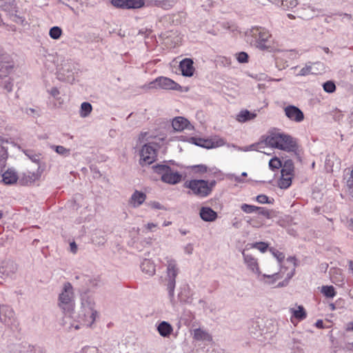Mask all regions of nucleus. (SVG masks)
<instances>
[{
	"mask_svg": "<svg viewBox=\"0 0 353 353\" xmlns=\"http://www.w3.org/2000/svg\"><path fill=\"white\" fill-rule=\"evenodd\" d=\"M265 143L272 148H274L285 152H295L298 148L296 139L289 134L274 132L268 136Z\"/></svg>",
	"mask_w": 353,
	"mask_h": 353,
	"instance_id": "1",
	"label": "nucleus"
},
{
	"mask_svg": "<svg viewBox=\"0 0 353 353\" xmlns=\"http://www.w3.org/2000/svg\"><path fill=\"white\" fill-rule=\"evenodd\" d=\"M246 35L251 45L261 50H269L272 48V38L269 30L261 26H254L247 31Z\"/></svg>",
	"mask_w": 353,
	"mask_h": 353,
	"instance_id": "2",
	"label": "nucleus"
},
{
	"mask_svg": "<svg viewBox=\"0 0 353 353\" xmlns=\"http://www.w3.org/2000/svg\"><path fill=\"white\" fill-rule=\"evenodd\" d=\"M163 263L166 268L163 282L164 285L166 286L169 296L172 297L174 294L176 277L179 273V268L176 260L170 256H166Z\"/></svg>",
	"mask_w": 353,
	"mask_h": 353,
	"instance_id": "3",
	"label": "nucleus"
},
{
	"mask_svg": "<svg viewBox=\"0 0 353 353\" xmlns=\"http://www.w3.org/2000/svg\"><path fill=\"white\" fill-rule=\"evenodd\" d=\"M58 306L66 315H71L74 310V292L71 283L66 282L63 285L59 294Z\"/></svg>",
	"mask_w": 353,
	"mask_h": 353,
	"instance_id": "4",
	"label": "nucleus"
},
{
	"mask_svg": "<svg viewBox=\"0 0 353 353\" xmlns=\"http://www.w3.org/2000/svg\"><path fill=\"white\" fill-rule=\"evenodd\" d=\"M97 314L93 299L88 296H83L78 316L79 322L83 325L90 326L94 322Z\"/></svg>",
	"mask_w": 353,
	"mask_h": 353,
	"instance_id": "5",
	"label": "nucleus"
},
{
	"mask_svg": "<svg viewBox=\"0 0 353 353\" xmlns=\"http://www.w3.org/2000/svg\"><path fill=\"white\" fill-rule=\"evenodd\" d=\"M154 172L161 176L163 182L175 185L182 179V175L174 167L168 165L157 164L152 167Z\"/></svg>",
	"mask_w": 353,
	"mask_h": 353,
	"instance_id": "6",
	"label": "nucleus"
},
{
	"mask_svg": "<svg viewBox=\"0 0 353 353\" xmlns=\"http://www.w3.org/2000/svg\"><path fill=\"white\" fill-rule=\"evenodd\" d=\"M216 181H211L203 179H192L186 181L185 185L189 188L194 194L204 198L210 194L213 187L215 185Z\"/></svg>",
	"mask_w": 353,
	"mask_h": 353,
	"instance_id": "7",
	"label": "nucleus"
},
{
	"mask_svg": "<svg viewBox=\"0 0 353 353\" xmlns=\"http://www.w3.org/2000/svg\"><path fill=\"white\" fill-rule=\"evenodd\" d=\"M77 71L76 63L72 60H65L58 68V79L61 81L72 83L74 81V74L77 73Z\"/></svg>",
	"mask_w": 353,
	"mask_h": 353,
	"instance_id": "8",
	"label": "nucleus"
},
{
	"mask_svg": "<svg viewBox=\"0 0 353 353\" xmlns=\"http://www.w3.org/2000/svg\"><path fill=\"white\" fill-rule=\"evenodd\" d=\"M246 250L247 248L243 250L242 256L243 263L245 265L247 270L253 274L257 279L260 277L263 278L266 276L265 274H262L260 270L258 259L255 258L252 254L246 252Z\"/></svg>",
	"mask_w": 353,
	"mask_h": 353,
	"instance_id": "9",
	"label": "nucleus"
},
{
	"mask_svg": "<svg viewBox=\"0 0 353 353\" xmlns=\"http://www.w3.org/2000/svg\"><path fill=\"white\" fill-rule=\"evenodd\" d=\"M157 145L154 143L145 144L141 150V163L150 165L152 163L157 157Z\"/></svg>",
	"mask_w": 353,
	"mask_h": 353,
	"instance_id": "10",
	"label": "nucleus"
},
{
	"mask_svg": "<svg viewBox=\"0 0 353 353\" xmlns=\"http://www.w3.org/2000/svg\"><path fill=\"white\" fill-rule=\"evenodd\" d=\"M150 88L179 90L181 85L170 78L160 77L150 83Z\"/></svg>",
	"mask_w": 353,
	"mask_h": 353,
	"instance_id": "11",
	"label": "nucleus"
},
{
	"mask_svg": "<svg viewBox=\"0 0 353 353\" xmlns=\"http://www.w3.org/2000/svg\"><path fill=\"white\" fill-rule=\"evenodd\" d=\"M111 4L119 9H137L145 4L143 0H111Z\"/></svg>",
	"mask_w": 353,
	"mask_h": 353,
	"instance_id": "12",
	"label": "nucleus"
},
{
	"mask_svg": "<svg viewBox=\"0 0 353 353\" xmlns=\"http://www.w3.org/2000/svg\"><path fill=\"white\" fill-rule=\"evenodd\" d=\"M285 116L291 121L300 123L304 119L303 112L296 106L288 105L284 108Z\"/></svg>",
	"mask_w": 353,
	"mask_h": 353,
	"instance_id": "13",
	"label": "nucleus"
},
{
	"mask_svg": "<svg viewBox=\"0 0 353 353\" xmlns=\"http://www.w3.org/2000/svg\"><path fill=\"white\" fill-rule=\"evenodd\" d=\"M17 270V265L14 262L8 261L2 263L0 266V274L1 277L12 278L16 274Z\"/></svg>",
	"mask_w": 353,
	"mask_h": 353,
	"instance_id": "14",
	"label": "nucleus"
},
{
	"mask_svg": "<svg viewBox=\"0 0 353 353\" xmlns=\"http://www.w3.org/2000/svg\"><path fill=\"white\" fill-rule=\"evenodd\" d=\"M14 316L13 310L8 305H2L0 307V321L6 325L12 323Z\"/></svg>",
	"mask_w": 353,
	"mask_h": 353,
	"instance_id": "15",
	"label": "nucleus"
},
{
	"mask_svg": "<svg viewBox=\"0 0 353 353\" xmlns=\"http://www.w3.org/2000/svg\"><path fill=\"white\" fill-rule=\"evenodd\" d=\"M199 216L201 219L205 222H214L218 217L217 213L211 208L203 206L199 210Z\"/></svg>",
	"mask_w": 353,
	"mask_h": 353,
	"instance_id": "16",
	"label": "nucleus"
},
{
	"mask_svg": "<svg viewBox=\"0 0 353 353\" xmlns=\"http://www.w3.org/2000/svg\"><path fill=\"white\" fill-rule=\"evenodd\" d=\"M195 145H199L205 148H214L223 146L225 144L224 139L221 138H214L212 140H201L194 142Z\"/></svg>",
	"mask_w": 353,
	"mask_h": 353,
	"instance_id": "17",
	"label": "nucleus"
},
{
	"mask_svg": "<svg viewBox=\"0 0 353 353\" xmlns=\"http://www.w3.org/2000/svg\"><path fill=\"white\" fill-rule=\"evenodd\" d=\"M146 199V194L142 192L135 190L131 195L129 204L131 207L137 208L142 205Z\"/></svg>",
	"mask_w": 353,
	"mask_h": 353,
	"instance_id": "18",
	"label": "nucleus"
},
{
	"mask_svg": "<svg viewBox=\"0 0 353 353\" xmlns=\"http://www.w3.org/2000/svg\"><path fill=\"white\" fill-rule=\"evenodd\" d=\"M179 67L183 76L191 77L193 75L194 68L193 67V61L191 59H183L181 61Z\"/></svg>",
	"mask_w": 353,
	"mask_h": 353,
	"instance_id": "19",
	"label": "nucleus"
},
{
	"mask_svg": "<svg viewBox=\"0 0 353 353\" xmlns=\"http://www.w3.org/2000/svg\"><path fill=\"white\" fill-rule=\"evenodd\" d=\"M290 312L292 314L291 321L293 323H295L294 319L301 321L307 317L306 312L302 305H298L296 307L290 308Z\"/></svg>",
	"mask_w": 353,
	"mask_h": 353,
	"instance_id": "20",
	"label": "nucleus"
},
{
	"mask_svg": "<svg viewBox=\"0 0 353 353\" xmlns=\"http://www.w3.org/2000/svg\"><path fill=\"white\" fill-rule=\"evenodd\" d=\"M172 125L175 131H183L185 129H190V122L182 117H177L172 120Z\"/></svg>",
	"mask_w": 353,
	"mask_h": 353,
	"instance_id": "21",
	"label": "nucleus"
},
{
	"mask_svg": "<svg viewBox=\"0 0 353 353\" xmlns=\"http://www.w3.org/2000/svg\"><path fill=\"white\" fill-rule=\"evenodd\" d=\"M41 176V174L39 172H28L23 174L20 178V183L22 185H29L39 180Z\"/></svg>",
	"mask_w": 353,
	"mask_h": 353,
	"instance_id": "22",
	"label": "nucleus"
},
{
	"mask_svg": "<svg viewBox=\"0 0 353 353\" xmlns=\"http://www.w3.org/2000/svg\"><path fill=\"white\" fill-rule=\"evenodd\" d=\"M19 179L14 170L8 169L2 174V181L5 184L12 185L15 183Z\"/></svg>",
	"mask_w": 353,
	"mask_h": 353,
	"instance_id": "23",
	"label": "nucleus"
},
{
	"mask_svg": "<svg viewBox=\"0 0 353 353\" xmlns=\"http://www.w3.org/2000/svg\"><path fill=\"white\" fill-rule=\"evenodd\" d=\"M141 271L148 275L153 276L156 272V265L150 259H144L141 263Z\"/></svg>",
	"mask_w": 353,
	"mask_h": 353,
	"instance_id": "24",
	"label": "nucleus"
},
{
	"mask_svg": "<svg viewBox=\"0 0 353 353\" xmlns=\"http://www.w3.org/2000/svg\"><path fill=\"white\" fill-rule=\"evenodd\" d=\"M157 330L159 334L163 337H168L173 332L172 326L167 321L160 322L157 326Z\"/></svg>",
	"mask_w": 353,
	"mask_h": 353,
	"instance_id": "25",
	"label": "nucleus"
},
{
	"mask_svg": "<svg viewBox=\"0 0 353 353\" xmlns=\"http://www.w3.org/2000/svg\"><path fill=\"white\" fill-rule=\"evenodd\" d=\"M193 338L196 341L208 342H210L212 340V337L209 332L201 328L194 330Z\"/></svg>",
	"mask_w": 353,
	"mask_h": 353,
	"instance_id": "26",
	"label": "nucleus"
},
{
	"mask_svg": "<svg viewBox=\"0 0 353 353\" xmlns=\"http://www.w3.org/2000/svg\"><path fill=\"white\" fill-rule=\"evenodd\" d=\"M256 117V114L252 113L247 110H241L236 115V119L240 123H245L248 121L254 119Z\"/></svg>",
	"mask_w": 353,
	"mask_h": 353,
	"instance_id": "27",
	"label": "nucleus"
},
{
	"mask_svg": "<svg viewBox=\"0 0 353 353\" xmlns=\"http://www.w3.org/2000/svg\"><path fill=\"white\" fill-rule=\"evenodd\" d=\"M294 172V164L291 160L286 161L281 166V175L292 176Z\"/></svg>",
	"mask_w": 353,
	"mask_h": 353,
	"instance_id": "28",
	"label": "nucleus"
},
{
	"mask_svg": "<svg viewBox=\"0 0 353 353\" xmlns=\"http://www.w3.org/2000/svg\"><path fill=\"white\" fill-rule=\"evenodd\" d=\"M192 170L195 173L203 174L210 172L212 174H215L218 170L217 169H209L206 165L200 164L192 166Z\"/></svg>",
	"mask_w": 353,
	"mask_h": 353,
	"instance_id": "29",
	"label": "nucleus"
},
{
	"mask_svg": "<svg viewBox=\"0 0 353 353\" xmlns=\"http://www.w3.org/2000/svg\"><path fill=\"white\" fill-rule=\"evenodd\" d=\"M265 277L258 278V280L263 282L264 283L272 285L274 284L278 279H281L282 276L279 274V273H274L272 274H265Z\"/></svg>",
	"mask_w": 353,
	"mask_h": 353,
	"instance_id": "30",
	"label": "nucleus"
},
{
	"mask_svg": "<svg viewBox=\"0 0 353 353\" xmlns=\"http://www.w3.org/2000/svg\"><path fill=\"white\" fill-rule=\"evenodd\" d=\"M262 145H263L262 143H259L252 144V145L245 146V147H239L235 145H232V147L238 150L239 151H242V152H248V151H252V150L260 151V150L263 148Z\"/></svg>",
	"mask_w": 353,
	"mask_h": 353,
	"instance_id": "31",
	"label": "nucleus"
},
{
	"mask_svg": "<svg viewBox=\"0 0 353 353\" xmlns=\"http://www.w3.org/2000/svg\"><path fill=\"white\" fill-rule=\"evenodd\" d=\"M50 148L61 156L66 157L70 154V149H68L62 145H50Z\"/></svg>",
	"mask_w": 353,
	"mask_h": 353,
	"instance_id": "32",
	"label": "nucleus"
},
{
	"mask_svg": "<svg viewBox=\"0 0 353 353\" xmlns=\"http://www.w3.org/2000/svg\"><path fill=\"white\" fill-rule=\"evenodd\" d=\"M14 67L13 62L3 63L1 66L0 71L3 74L8 75L14 71Z\"/></svg>",
	"mask_w": 353,
	"mask_h": 353,
	"instance_id": "33",
	"label": "nucleus"
},
{
	"mask_svg": "<svg viewBox=\"0 0 353 353\" xmlns=\"http://www.w3.org/2000/svg\"><path fill=\"white\" fill-rule=\"evenodd\" d=\"M23 153L32 162L39 163L41 159V154H37L32 150H23Z\"/></svg>",
	"mask_w": 353,
	"mask_h": 353,
	"instance_id": "34",
	"label": "nucleus"
},
{
	"mask_svg": "<svg viewBox=\"0 0 353 353\" xmlns=\"http://www.w3.org/2000/svg\"><path fill=\"white\" fill-rule=\"evenodd\" d=\"M321 293L327 298H333L336 295L334 288L332 285H324L322 287Z\"/></svg>",
	"mask_w": 353,
	"mask_h": 353,
	"instance_id": "35",
	"label": "nucleus"
},
{
	"mask_svg": "<svg viewBox=\"0 0 353 353\" xmlns=\"http://www.w3.org/2000/svg\"><path fill=\"white\" fill-rule=\"evenodd\" d=\"M292 183V176H282L279 181V186L282 189H286L290 186Z\"/></svg>",
	"mask_w": 353,
	"mask_h": 353,
	"instance_id": "36",
	"label": "nucleus"
},
{
	"mask_svg": "<svg viewBox=\"0 0 353 353\" xmlns=\"http://www.w3.org/2000/svg\"><path fill=\"white\" fill-rule=\"evenodd\" d=\"M3 140L0 137V166H4L8 157L7 150L2 146Z\"/></svg>",
	"mask_w": 353,
	"mask_h": 353,
	"instance_id": "37",
	"label": "nucleus"
},
{
	"mask_svg": "<svg viewBox=\"0 0 353 353\" xmlns=\"http://www.w3.org/2000/svg\"><path fill=\"white\" fill-rule=\"evenodd\" d=\"M92 111V105L88 102H83L81 105L80 115L81 117H86Z\"/></svg>",
	"mask_w": 353,
	"mask_h": 353,
	"instance_id": "38",
	"label": "nucleus"
},
{
	"mask_svg": "<svg viewBox=\"0 0 353 353\" xmlns=\"http://www.w3.org/2000/svg\"><path fill=\"white\" fill-rule=\"evenodd\" d=\"M248 246H250L252 248L257 249L261 252H265L268 248V245L265 242H256L251 245L248 244L245 247L247 250L248 249Z\"/></svg>",
	"mask_w": 353,
	"mask_h": 353,
	"instance_id": "39",
	"label": "nucleus"
},
{
	"mask_svg": "<svg viewBox=\"0 0 353 353\" xmlns=\"http://www.w3.org/2000/svg\"><path fill=\"white\" fill-rule=\"evenodd\" d=\"M174 4V0H162V1H157L155 5L158 7L163 8L165 10H168L171 8Z\"/></svg>",
	"mask_w": 353,
	"mask_h": 353,
	"instance_id": "40",
	"label": "nucleus"
},
{
	"mask_svg": "<svg viewBox=\"0 0 353 353\" xmlns=\"http://www.w3.org/2000/svg\"><path fill=\"white\" fill-rule=\"evenodd\" d=\"M62 34V30L58 26H54L50 29L49 35L53 39H58Z\"/></svg>",
	"mask_w": 353,
	"mask_h": 353,
	"instance_id": "41",
	"label": "nucleus"
},
{
	"mask_svg": "<svg viewBox=\"0 0 353 353\" xmlns=\"http://www.w3.org/2000/svg\"><path fill=\"white\" fill-rule=\"evenodd\" d=\"M324 70L323 64L321 62L312 63L311 74H318Z\"/></svg>",
	"mask_w": 353,
	"mask_h": 353,
	"instance_id": "42",
	"label": "nucleus"
},
{
	"mask_svg": "<svg viewBox=\"0 0 353 353\" xmlns=\"http://www.w3.org/2000/svg\"><path fill=\"white\" fill-rule=\"evenodd\" d=\"M312 62H309L296 74L297 76H307L311 74Z\"/></svg>",
	"mask_w": 353,
	"mask_h": 353,
	"instance_id": "43",
	"label": "nucleus"
},
{
	"mask_svg": "<svg viewBox=\"0 0 353 353\" xmlns=\"http://www.w3.org/2000/svg\"><path fill=\"white\" fill-rule=\"evenodd\" d=\"M282 163L279 159L274 157L269 162V167L271 170H274L281 168Z\"/></svg>",
	"mask_w": 353,
	"mask_h": 353,
	"instance_id": "44",
	"label": "nucleus"
},
{
	"mask_svg": "<svg viewBox=\"0 0 353 353\" xmlns=\"http://www.w3.org/2000/svg\"><path fill=\"white\" fill-rule=\"evenodd\" d=\"M323 88L325 92L327 93H332L336 90V85L332 81H327L323 84Z\"/></svg>",
	"mask_w": 353,
	"mask_h": 353,
	"instance_id": "45",
	"label": "nucleus"
},
{
	"mask_svg": "<svg viewBox=\"0 0 353 353\" xmlns=\"http://www.w3.org/2000/svg\"><path fill=\"white\" fill-rule=\"evenodd\" d=\"M241 209L245 213L250 214L254 212H256L258 209L257 206L249 205L246 203H243L241 205Z\"/></svg>",
	"mask_w": 353,
	"mask_h": 353,
	"instance_id": "46",
	"label": "nucleus"
},
{
	"mask_svg": "<svg viewBox=\"0 0 353 353\" xmlns=\"http://www.w3.org/2000/svg\"><path fill=\"white\" fill-rule=\"evenodd\" d=\"M236 59L241 63H245L248 61V55L245 52H241L236 54Z\"/></svg>",
	"mask_w": 353,
	"mask_h": 353,
	"instance_id": "47",
	"label": "nucleus"
},
{
	"mask_svg": "<svg viewBox=\"0 0 353 353\" xmlns=\"http://www.w3.org/2000/svg\"><path fill=\"white\" fill-rule=\"evenodd\" d=\"M270 252L272 253L273 256L277 259L279 263L282 262L283 261V259H285L284 254L278 250H275L274 249H270Z\"/></svg>",
	"mask_w": 353,
	"mask_h": 353,
	"instance_id": "48",
	"label": "nucleus"
},
{
	"mask_svg": "<svg viewBox=\"0 0 353 353\" xmlns=\"http://www.w3.org/2000/svg\"><path fill=\"white\" fill-rule=\"evenodd\" d=\"M256 201L259 203H272V201L265 194H260L256 196Z\"/></svg>",
	"mask_w": 353,
	"mask_h": 353,
	"instance_id": "49",
	"label": "nucleus"
},
{
	"mask_svg": "<svg viewBox=\"0 0 353 353\" xmlns=\"http://www.w3.org/2000/svg\"><path fill=\"white\" fill-rule=\"evenodd\" d=\"M228 179L231 181H233L236 183H244L245 181L242 179L241 176H237L234 174H230L228 175Z\"/></svg>",
	"mask_w": 353,
	"mask_h": 353,
	"instance_id": "50",
	"label": "nucleus"
},
{
	"mask_svg": "<svg viewBox=\"0 0 353 353\" xmlns=\"http://www.w3.org/2000/svg\"><path fill=\"white\" fill-rule=\"evenodd\" d=\"M256 211L259 212V214H260L267 218L270 217V212L268 210L265 209V208L258 207V209L256 210Z\"/></svg>",
	"mask_w": 353,
	"mask_h": 353,
	"instance_id": "51",
	"label": "nucleus"
},
{
	"mask_svg": "<svg viewBox=\"0 0 353 353\" xmlns=\"http://www.w3.org/2000/svg\"><path fill=\"white\" fill-rule=\"evenodd\" d=\"M148 206L153 209L162 210L163 209V205L157 201H151L148 203Z\"/></svg>",
	"mask_w": 353,
	"mask_h": 353,
	"instance_id": "52",
	"label": "nucleus"
},
{
	"mask_svg": "<svg viewBox=\"0 0 353 353\" xmlns=\"http://www.w3.org/2000/svg\"><path fill=\"white\" fill-rule=\"evenodd\" d=\"M184 252L187 254H192L194 250V246L192 243H188L183 248Z\"/></svg>",
	"mask_w": 353,
	"mask_h": 353,
	"instance_id": "53",
	"label": "nucleus"
},
{
	"mask_svg": "<svg viewBox=\"0 0 353 353\" xmlns=\"http://www.w3.org/2000/svg\"><path fill=\"white\" fill-rule=\"evenodd\" d=\"M97 349L95 347H85L82 349L81 353H97Z\"/></svg>",
	"mask_w": 353,
	"mask_h": 353,
	"instance_id": "54",
	"label": "nucleus"
},
{
	"mask_svg": "<svg viewBox=\"0 0 353 353\" xmlns=\"http://www.w3.org/2000/svg\"><path fill=\"white\" fill-rule=\"evenodd\" d=\"M284 1L285 5L291 8L296 7L298 4L297 0H285Z\"/></svg>",
	"mask_w": 353,
	"mask_h": 353,
	"instance_id": "55",
	"label": "nucleus"
},
{
	"mask_svg": "<svg viewBox=\"0 0 353 353\" xmlns=\"http://www.w3.org/2000/svg\"><path fill=\"white\" fill-rule=\"evenodd\" d=\"M50 94L53 97H57L59 94V91L57 88H52L49 90Z\"/></svg>",
	"mask_w": 353,
	"mask_h": 353,
	"instance_id": "56",
	"label": "nucleus"
},
{
	"mask_svg": "<svg viewBox=\"0 0 353 353\" xmlns=\"http://www.w3.org/2000/svg\"><path fill=\"white\" fill-rule=\"evenodd\" d=\"M145 228L149 231H154V230L157 228V224L154 223H148Z\"/></svg>",
	"mask_w": 353,
	"mask_h": 353,
	"instance_id": "57",
	"label": "nucleus"
},
{
	"mask_svg": "<svg viewBox=\"0 0 353 353\" xmlns=\"http://www.w3.org/2000/svg\"><path fill=\"white\" fill-rule=\"evenodd\" d=\"M241 223L237 218H234L232 221V226L235 228H239L241 227Z\"/></svg>",
	"mask_w": 353,
	"mask_h": 353,
	"instance_id": "58",
	"label": "nucleus"
},
{
	"mask_svg": "<svg viewBox=\"0 0 353 353\" xmlns=\"http://www.w3.org/2000/svg\"><path fill=\"white\" fill-rule=\"evenodd\" d=\"M70 251L72 253H76L77 250V245L74 242H72L70 244Z\"/></svg>",
	"mask_w": 353,
	"mask_h": 353,
	"instance_id": "59",
	"label": "nucleus"
},
{
	"mask_svg": "<svg viewBox=\"0 0 353 353\" xmlns=\"http://www.w3.org/2000/svg\"><path fill=\"white\" fill-rule=\"evenodd\" d=\"M347 227L348 229L353 231V219H350L347 221Z\"/></svg>",
	"mask_w": 353,
	"mask_h": 353,
	"instance_id": "60",
	"label": "nucleus"
},
{
	"mask_svg": "<svg viewBox=\"0 0 353 353\" xmlns=\"http://www.w3.org/2000/svg\"><path fill=\"white\" fill-rule=\"evenodd\" d=\"M346 330H347V331H349V332H353V321H352L349 322V323L347 324Z\"/></svg>",
	"mask_w": 353,
	"mask_h": 353,
	"instance_id": "61",
	"label": "nucleus"
},
{
	"mask_svg": "<svg viewBox=\"0 0 353 353\" xmlns=\"http://www.w3.org/2000/svg\"><path fill=\"white\" fill-rule=\"evenodd\" d=\"M348 119H349L350 123L353 124V108H351V110L350 111Z\"/></svg>",
	"mask_w": 353,
	"mask_h": 353,
	"instance_id": "62",
	"label": "nucleus"
},
{
	"mask_svg": "<svg viewBox=\"0 0 353 353\" xmlns=\"http://www.w3.org/2000/svg\"><path fill=\"white\" fill-rule=\"evenodd\" d=\"M315 325L318 328H323V322L322 320H318Z\"/></svg>",
	"mask_w": 353,
	"mask_h": 353,
	"instance_id": "63",
	"label": "nucleus"
},
{
	"mask_svg": "<svg viewBox=\"0 0 353 353\" xmlns=\"http://www.w3.org/2000/svg\"><path fill=\"white\" fill-rule=\"evenodd\" d=\"M349 270H350V273L352 274V275L353 276V261H349Z\"/></svg>",
	"mask_w": 353,
	"mask_h": 353,
	"instance_id": "64",
	"label": "nucleus"
}]
</instances>
